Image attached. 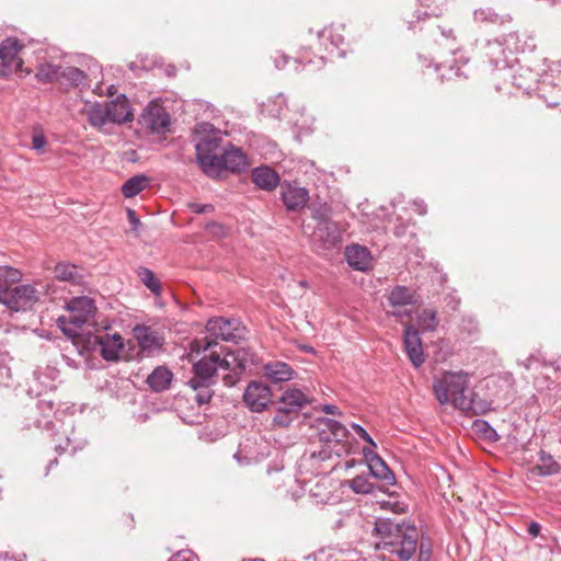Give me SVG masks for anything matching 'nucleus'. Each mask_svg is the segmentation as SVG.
I'll return each instance as SVG.
<instances>
[{
	"label": "nucleus",
	"instance_id": "nucleus-1",
	"mask_svg": "<svg viewBox=\"0 0 561 561\" xmlns=\"http://www.w3.org/2000/svg\"><path fill=\"white\" fill-rule=\"evenodd\" d=\"M374 530L379 538L378 550L394 556L396 561H409L419 547L417 561H431L432 542L428 538L419 540V530L410 522L396 518H377Z\"/></svg>",
	"mask_w": 561,
	"mask_h": 561
},
{
	"label": "nucleus",
	"instance_id": "nucleus-2",
	"mask_svg": "<svg viewBox=\"0 0 561 561\" xmlns=\"http://www.w3.org/2000/svg\"><path fill=\"white\" fill-rule=\"evenodd\" d=\"M252 363V354L244 348L228 352L224 358L216 352L204 356L193 365V376L187 385L196 392L194 400L198 405L210 401L214 391L211 387L216 383V375L219 369L231 370L234 375L242 374L249 364Z\"/></svg>",
	"mask_w": 561,
	"mask_h": 561
},
{
	"label": "nucleus",
	"instance_id": "nucleus-3",
	"mask_svg": "<svg viewBox=\"0 0 561 561\" xmlns=\"http://www.w3.org/2000/svg\"><path fill=\"white\" fill-rule=\"evenodd\" d=\"M469 374L463 370H445L434 377L433 392L442 405L453 404L466 414L481 415L491 410V403L469 389Z\"/></svg>",
	"mask_w": 561,
	"mask_h": 561
},
{
	"label": "nucleus",
	"instance_id": "nucleus-4",
	"mask_svg": "<svg viewBox=\"0 0 561 561\" xmlns=\"http://www.w3.org/2000/svg\"><path fill=\"white\" fill-rule=\"evenodd\" d=\"M37 409L43 414L42 419L36 421L37 427L51 432V437L56 442L55 448L59 454L66 451L71 442L69 432L73 428L72 419L69 417L68 421L59 419L51 401L39 400Z\"/></svg>",
	"mask_w": 561,
	"mask_h": 561
},
{
	"label": "nucleus",
	"instance_id": "nucleus-5",
	"mask_svg": "<svg viewBox=\"0 0 561 561\" xmlns=\"http://www.w3.org/2000/svg\"><path fill=\"white\" fill-rule=\"evenodd\" d=\"M221 141L216 137H203L196 145V161L208 178L219 179L222 174Z\"/></svg>",
	"mask_w": 561,
	"mask_h": 561
},
{
	"label": "nucleus",
	"instance_id": "nucleus-6",
	"mask_svg": "<svg viewBox=\"0 0 561 561\" xmlns=\"http://www.w3.org/2000/svg\"><path fill=\"white\" fill-rule=\"evenodd\" d=\"M307 396L299 389L291 388L283 392L277 400L273 425L287 427L297 417L299 411L308 404Z\"/></svg>",
	"mask_w": 561,
	"mask_h": 561
},
{
	"label": "nucleus",
	"instance_id": "nucleus-7",
	"mask_svg": "<svg viewBox=\"0 0 561 561\" xmlns=\"http://www.w3.org/2000/svg\"><path fill=\"white\" fill-rule=\"evenodd\" d=\"M38 300V293L32 285H19L9 288L2 301L4 306L13 311L26 310Z\"/></svg>",
	"mask_w": 561,
	"mask_h": 561
},
{
	"label": "nucleus",
	"instance_id": "nucleus-8",
	"mask_svg": "<svg viewBox=\"0 0 561 561\" xmlns=\"http://www.w3.org/2000/svg\"><path fill=\"white\" fill-rule=\"evenodd\" d=\"M67 309L71 312L69 323L76 328H81L94 317L96 306L92 298L79 296L67 302Z\"/></svg>",
	"mask_w": 561,
	"mask_h": 561
},
{
	"label": "nucleus",
	"instance_id": "nucleus-9",
	"mask_svg": "<svg viewBox=\"0 0 561 561\" xmlns=\"http://www.w3.org/2000/svg\"><path fill=\"white\" fill-rule=\"evenodd\" d=\"M342 241L341 229L335 221L323 222L314 227L312 233L313 244L322 250H330L337 247Z\"/></svg>",
	"mask_w": 561,
	"mask_h": 561
},
{
	"label": "nucleus",
	"instance_id": "nucleus-10",
	"mask_svg": "<svg viewBox=\"0 0 561 561\" xmlns=\"http://www.w3.org/2000/svg\"><path fill=\"white\" fill-rule=\"evenodd\" d=\"M483 55L494 69L508 70L511 75L515 58L510 56L502 39L488 41L483 46Z\"/></svg>",
	"mask_w": 561,
	"mask_h": 561
},
{
	"label": "nucleus",
	"instance_id": "nucleus-11",
	"mask_svg": "<svg viewBox=\"0 0 561 561\" xmlns=\"http://www.w3.org/2000/svg\"><path fill=\"white\" fill-rule=\"evenodd\" d=\"M271 390L266 385L251 381L243 393V401L251 411L262 412L271 402Z\"/></svg>",
	"mask_w": 561,
	"mask_h": 561
},
{
	"label": "nucleus",
	"instance_id": "nucleus-12",
	"mask_svg": "<svg viewBox=\"0 0 561 561\" xmlns=\"http://www.w3.org/2000/svg\"><path fill=\"white\" fill-rule=\"evenodd\" d=\"M280 195L287 210L301 209L309 199V193L305 187L286 181L280 184Z\"/></svg>",
	"mask_w": 561,
	"mask_h": 561
},
{
	"label": "nucleus",
	"instance_id": "nucleus-13",
	"mask_svg": "<svg viewBox=\"0 0 561 561\" xmlns=\"http://www.w3.org/2000/svg\"><path fill=\"white\" fill-rule=\"evenodd\" d=\"M342 26H327L318 33V41L323 49L331 56L336 55L343 57L344 51L341 46L344 43V36L342 34Z\"/></svg>",
	"mask_w": 561,
	"mask_h": 561
},
{
	"label": "nucleus",
	"instance_id": "nucleus-14",
	"mask_svg": "<svg viewBox=\"0 0 561 561\" xmlns=\"http://www.w3.org/2000/svg\"><path fill=\"white\" fill-rule=\"evenodd\" d=\"M133 334L140 350L147 354L159 351L163 345V339L152 328L145 324H137Z\"/></svg>",
	"mask_w": 561,
	"mask_h": 561
},
{
	"label": "nucleus",
	"instance_id": "nucleus-15",
	"mask_svg": "<svg viewBox=\"0 0 561 561\" xmlns=\"http://www.w3.org/2000/svg\"><path fill=\"white\" fill-rule=\"evenodd\" d=\"M403 344L408 357L414 367H420L424 363L422 342L417 329L409 324L404 329Z\"/></svg>",
	"mask_w": 561,
	"mask_h": 561
},
{
	"label": "nucleus",
	"instance_id": "nucleus-16",
	"mask_svg": "<svg viewBox=\"0 0 561 561\" xmlns=\"http://www.w3.org/2000/svg\"><path fill=\"white\" fill-rule=\"evenodd\" d=\"M236 323L233 319L227 318H214L208 320L206 324V330L215 340L221 339L222 341H232L236 342L237 339L240 337L236 331V328L232 325Z\"/></svg>",
	"mask_w": 561,
	"mask_h": 561
},
{
	"label": "nucleus",
	"instance_id": "nucleus-17",
	"mask_svg": "<svg viewBox=\"0 0 561 561\" xmlns=\"http://www.w3.org/2000/svg\"><path fill=\"white\" fill-rule=\"evenodd\" d=\"M363 455L373 477L390 484L394 482V474L379 455H377L371 448L367 447L363 448Z\"/></svg>",
	"mask_w": 561,
	"mask_h": 561
},
{
	"label": "nucleus",
	"instance_id": "nucleus-18",
	"mask_svg": "<svg viewBox=\"0 0 561 561\" xmlns=\"http://www.w3.org/2000/svg\"><path fill=\"white\" fill-rule=\"evenodd\" d=\"M94 342L100 347L101 356L107 362L117 360L124 348L123 339L118 333L95 336Z\"/></svg>",
	"mask_w": 561,
	"mask_h": 561
},
{
	"label": "nucleus",
	"instance_id": "nucleus-19",
	"mask_svg": "<svg viewBox=\"0 0 561 561\" xmlns=\"http://www.w3.org/2000/svg\"><path fill=\"white\" fill-rule=\"evenodd\" d=\"M141 118L146 127L152 133H162L170 125V115L159 105L148 106Z\"/></svg>",
	"mask_w": 561,
	"mask_h": 561
},
{
	"label": "nucleus",
	"instance_id": "nucleus-20",
	"mask_svg": "<svg viewBox=\"0 0 561 561\" xmlns=\"http://www.w3.org/2000/svg\"><path fill=\"white\" fill-rule=\"evenodd\" d=\"M59 83L80 91L90 88L88 75L81 69L72 66L61 68Z\"/></svg>",
	"mask_w": 561,
	"mask_h": 561
},
{
	"label": "nucleus",
	"instance_id": "nucleus-21",
	"mask_svg": "<svg viewBox=\"0 0 561 561\" xmlns=\"http://www.w3.org/2000/svg\"><path fill=\"white\" fill-rule=\"evenodd\" d=\"M252 181L261 190L271 192L280 185V178L272 168L262 165L252 170Z\"/></svg>",
	"mask_w": 561,
	"mask_h": 561
},
{
	"label": "nucleus",
	"instance_id": "nucleus-22",
	"mask_svg": "<svg viewBox=\"0 0 561 561\" xmlns=\"http://www.w3.org/2000/svg\"><path fill=\"white\" fill-rule=\"evenodd\" d=\"M222 173L229 171L232 173L243 172L248 165V158L240 148L230 147L222 149Z\"/></svg>",
	"mask_w": 561,
	"mask_h": 561
},
{
	"label": "nucleus",
	"instance_id": "nucleus-23",
	"mask_svg": "<svg viewBox=\"0 0 561 561\" xmlns=\"http://www.w3.org/2000/svg\"><path fill=\"white\" fill-rule=\"evenodd\" d=\"M345 257L351 267L357 271H367L371 266V254L367 248L353 244L346 248Z\"/></svg>",
	"mask_w": 561,
	"mask_h": 561
},
{
	"label": "nucleus",
	"instance_id": "nucleus-24",
	"mask_svg": "<svg viewBox=\"0 0 561 561\" xmlns=\"http://www.w3.org/2000/svg\"><path fill=\"white\" fill-rule=\"evenodd\" d=\"M105 106L108 111L110 122L124 124L133 119V112L130 111L128 100L124 94L106 103Z\"/></svg>",
	"mask_w": 561,
	"mask_h": 561
},
{
	"label": "nucleus",
	"instance_id": "nucleus-25",
	"mask_svg": "<svg viewBox=\"0 0 561 561\" xmlns=\"http://www.w3.org/2000/svg\"><path fill=\"white\" fill-rule=\"evenodd\" d=\"M321 424L324 426L321 433V439L327 443H334L335 446L343 448L341 442L346 438L348 431L339 421L332 419L321 420Z\"/></svg>",
	"mask_w": 561,
	"mask_h": 561
},
{
	"label": "nucleus",
	"instance_id": "nucleus-26",
	"mask_svg": "<svg viewBox=\"0 0 561 561\" xmlns=\"http://www.w3.org/2000/svg\"><path fill=\"white\" fill-rule=\"evenodd\" d=\"M172 371L165 366L156 367L147 377L146 383L153 392H162L170 388Z\"/></svg>",
	"mask_w": 561,
	"mask_h": 561
},
{
	"label": "nucleus",
	"instance_id": "nucleus-27",
	"mask_svg": "<svg viewBox=\"0 0 561 561\" xmlns=\"http://www.w3.org/2000/svg\"><path fill=\"white\" fill-rule=\"evenodd\" d=\"M294 369L285 362H272L264 366V375L273 382H284L293 379Z\"/></svg>",
	"mask_w": 561,
	"mask_h": 561
},
{
	"label": "nucleus",
	"instance_id": "nucleus-28",
	"mask_svg": "<svg viewBox=\"0 0 561 561\" xmlns=\"http://www.w3.org/2000/svg\"><path fill=\"white\" fill-rule=\"evenodd\" d=\"M388 302L392 307H405L416 302L415 291L407 286L393 287L387 296Z\"/></svg>",
	"mask_w": 561,
	"mask_h": 561
},
{
	"label": "nucleus",
	"instance_id": "nucleus-29",
	"mask_svg": "<svg viewBox=\"0 0 561 561\" xmlns=\"http://www.w3.org/2000/svg\"><path fill=\"white\" fill-rule=\"evenodd\" d=\"M561 466L553 459V457L545 451L539 453V463H537L531 472L540 477H549L559 473Z\"/></svg>",
	"mask_w": 561,
	"mask_h": 561
},
{
	"label": "nucleus",
	"instance_id": "nucleus-30",
	"mask_svg": "<svg viewBox=\"0 0 561 561\" xmlns=\"http://www.w3.org/2000/svg\"><path fill=\"white\" fill-rule=\"evenodd\" d=\"M87 115L88 122L93 127H103L108 119V111L106 110L105 104L102 103H93L87 106L83 111Z\"/></svg>",
	"mask_w": 561,
	"mask_h": 561
},
{
	"label": "nucleus",
	"instance_id": "nucleus-31",
	"mask_svg": "<svg viewBox=\"0 0 561 561\" xmlns=\"http://www.w3.org/2000/svg\"><path fill=\"white\" fill-rule=\"evenodd\" d=\"M22 48L23 45L15 37H8L3 39L0 44V60L5 61L12 67Z\"/></svg>",
	"mask_w": 561,
	"mask_h": 561
},
{
	"label": "nucleus",
	"instance_id": "nucleus-32",
	"mask_svg": "<svg viewBox=\"0 0 561 561\" xmlns=\"http://www.w3.org/2000/svg\"><path fill=\"white\" fill-rule=\"evenodd\" d=\"M150 183V179L145 174H137L129 178L122 186V194L126 198H131L142 192Z\"/></svg>",
	"mask_w": 561,
	"mask_h": 561
},
{
	"label": "nucleus",
	"instance_id": "nucleus-33",
	"mask_svg": "<svg viewBox=\"0 0 561 561\" xmlns=\"http://www.w3.org/2000/svg\"><path fill=\"white\" fill-rule=\"evenodd\" d=\"M55 277L61 282L71 284H80L82 276L79 274L78 267L69 263H58L54 268Z\"/></svg>",
	"mask_w": 561,
	"mask_h": 561
},
{
	"label": "nucleus",
	"instance_id": "nucleus-34",
	"mask_svg": "<svg viewBox=\"0 0 561 561\" xmlns=\"http://www.w3.org/2000/svg\"><path fill=\"white\" fill-rule=\"evenodd\" d=\"M22 277L19 270L10 266H0V302L7 290Z\"/></svg>",
	"mask_w": 561,
	"mask_h": 561
},
{
	"label": "nucleus",
	"instance_id": "nucleus-35",
	"mask_svg": "<svg viewBox=\"0 0 561 561\" xmlns=\"http://www.w3.org/2000/svg\"><path fill=\"white\" fill-rule=\"evenodd\" d=\"M61 66L51 65V64H41L37 67L36 79L42 83H50L54 81L59 82V75L61 71Z\"/></svg>",
	"mask_w": 561,
	"mask_h": 561
},
{
	"label": "nucleus",
	"instance_id": "nucleus-36",
	"mask_svg": "<svg viewBox=\"0 0 561 561\" xmlns=\"http://www.w3.org/2000/svg\"><path fill=\"white\" fill-rule=\"evenodd\" d=\"M502 42L511 57L516 53L525 51L528 47L526 39H523L517 32H510L502 38Z\"/></svg>",
	"mask_w": 561,
	"mask_h": 561
},
{
	"label": "nucleus",
	"instance_id": "nucleus-37",
	"mask_svg": "<svg viewBox=\"0 0 561 561\" xmlns=\"http://www.w3.org/2000/svg\"><path fill=\"white\" fill-rule=\"evenodd\" d=\"M138 276L142 284L154 295L160 296L162 291L161 283L154 275V273L147 268L140 267L138 270Z\"/></svg>",
	"mask_w": 561,
	"mask_h": 561
},
{
	"label": "nucleus",
	"instance_id": "nucleus-38",
	"mask_svg": "<svg viewBox=\"0 0 561 561\" xmlns=\"http://www.w3.org/2000/svg\"><path fill=\"white\" fill-rule=\"evenodd\" d=\"M437 311L424 309L417 317V325L423 332H433L438 327Z\"/></svg>",
	"mask_w": 561,
	"mask_h": 561
},
{
	"label": "nucleus",
	"instance_id": "nucleus-39",
	"mask_svg": "<svg viewBox=\"0 0 561 561\" xmlns=\"http://www.w3.org/2000/svg\"><path fill=\"white\" fill-rule=\"evenodd\" d=\"M474 20L480 23L503 24L505 16L497 14L492 8H480L473 12Z\"/></svg>",
	"mask_w": 561,
	"mask_h": 561
},
{
	"label": "nucleus",
	"instance_id": "nucleus-40",
	"mask_svg": "<svg viewBox=\"0 0 561 561\" xmlns=\"http://www.w3.org/2000/svg\"><path fill=\"white\" fill-rule=\"evenodd\" d=\"M350 488L357 494H370L375 491V485L367 477L356 476L350 481Z\"/></svg>",
	"mask_w": 561,
	"mask_h": 561
},
{
	"label": "nucleus",
	"instance_id": "nucleus-41",
	"mask_svg": "<svg viewBox=\"0 0 561 561\" xmlns=\"http://www.w3.org/2000/svg\"><path fill=\"white\" fill-rule=\"evenodd\" d=\"M473 427L476 432L482 434L483 437L490 442H496L499 439L496 431L484 420H476Z\"/></svg>",
	"mask_w": 561,
	"mask_h": 561
},
{
	"label": "nucleus",
	"instance_id": "nucleus-42",
	"mask_svg": "<svg viewBox=\"0 0 561 561\" xmlns=\"http://www.w3.org/2000/svg\"><path fill=\"white\" fill-rule=\"evenodd\" d=\"M311 217L317 221V225L323 222H330L331 219V208L327 204H321L317 207L312 208Z\"/></svg>",
	"mask_w": 561,
	"mask_h": 561
},
{
	"label": "nucleus",
	"instance_id": "nucleus-43",
	"mask_svg": "<svg viewBox=\"0 0 561 561\" xmlns=\"http://www.w3.org/2000/svg\"><path fill=\"white\" fill-rule=\"evenodd\" d=\"M294 64L295 65L304 64L305 67H311L314 65L316 68L320 69L324 65V57L319 56L316 59H311L308 57L307 51H305L299 56V58L294 60Z\"/></svg>",
	"mask_w": 561,
	"mask_h": 561
},
{
	"label": "nucleus",
	"instance_id": "nucleus-44",
	"mask_svg": "<svg viewBox=\"0 0 561 561\" xmlns=\"http://www.w3.org/2000/svg\"><path fill=\"white\" fill-rule=\"evenodd\" d=\"M351 427L356 432V434L362 438L364 439L366 443L369 444V446L373 448H376L377 447V444L375 443V440L373 439V437L367 433V431L359 424L357 423H352L351 424Z\"/></svg>",
	"mask_w": 561,
	"mask_h": 561
},
{
	"label": "nucleus",
	"instance_id": "nucleus-45",
	"mask_svg": "<svg viewBox=\"0 0 561 561\" xmlns=\"http://www.w3.org/2000/svg\"><path fill=\"white\" fill-rule=\"evenodd\" d=\"M12 380L11 368L0 360V386L8 387Z\"/></svg>",
	"mask_w": 561,
	"mask_h": 561
},
{
	"label": "nucleus",
	"instance_id": "nucleus-46",
	"mask_svg": "<svg viewBox=\"0 0 561 561\" xmlns=\"http://www.w3.org/2000/svg\"><path fill=\"white\" fill-rule=\"evenodd\" d=\"M216 344L214 340H208L207 337L204 342L195 340L191 343V350L195 352H199L201 350L207 351L213 348Z\"/></svg>",
	"mask_w": 561,
	"mask_h": 561
},
{
	"label": "nucleus",
	"instance_id": "nucleus-47",
	"mask_svg": "<svg viewBox=\"0 0 561 561\" xmlns=\"http://www.w3.org/2000/svg\"><path fill=\"white\" fill-rule=\"evenodd\" d=\"M127 219L130 225L131 231L137 233L139 230V227L141 226V222H140L138 215L136 214V211L134 209H130V208L127 209Z\"/></svg>",
	"mask_w": 561,
	"mask_h": 561
},
{
	"label": "nucleus",
	"instance_id": "nucleus-48",
	"mask_svg": "<svg viewBox=\"0 0 561 561\" xmlns=\"http://www.w3.org/2000/svg\"><path fill=\"white\" fill-rule=\"evenodd\" d=\"M188 208L194 214H204L214 210V206L211 204L190 203Z\"/></svg>",
	"mask_w": 561,
	"mask_h": 561
},
{
	"label": "nucleus",
	"instance_id": "nucleus-49",
	"mask_svg": "<svg viewBox=\"0 0 561 561\" xmlns=\"http://www.w3.org/2000/svg\"><path fill=\"white\" fill-rule=\"evenodd\" d=\"M47 141L43 134H35L32 137V148L36 151L42 150L46 146Z\"/></svg>",
	"mask_w": 561,
	"mask_h": 561
},
{
	"label": "nucleus",
	"instance_id": "nucleus-50",
	"mask_svg": "<svg viewBox=\"0 0 561 561\" xmlns=\"http://www.w3.org/2000/svg\"><path fill=\"white\" fill-rule=\"evenodd\" d=\"M196 557L190 551L179 552L176 556L172 557L170 561H193Z\"/></svg>",
	"mask_w": 561,
	"mask_h": 561
},
{
	"label": "nucleus",
	"instance_id": "nucleus-51",
	"mask_svg": "<svg viewBox=\"0 0 561 561\" xmlns=\"http://www.w3.org/2000/svg\"><path fill=\"white\" fill-rule=\"evenodd\" d=\"M321 410L325 414H332V415H341L342 414L340 409L334 404H323Z\"/></svg>",
	"mask_w": 561,
	"mask_h": 561
},
{
	"label": "nucleus",
	"instance_id": "nucleus-52",
	"mask_svg": "<svg viewBox=\"0 0 561 561\" xmlns=\"http://www.w3.org/2000/svg\"><path fill=\"white\" fill-rule=\"evenodd\" d=\"M541 526L537 522H531L528 526V533L531 537H537L540 534Z\"/></svg>",
	"mask_w": 561,
	"mask_h": 561
},
{
	"label": "nucleus",
	"instance_id": "nucleus-53",
	"mask_svg": "<svg viewBox=\"0 0 561 561\" xmlns=\"http://www.w3.org/2000/svg\"><path fill=\"white\" fill-rule=\"evenodd\" d=\"M332 455V449H331V446L330 445H327L325 447H323L320 451H319V458L321 460H325V459H329Z\"/></svg>",
	"mask_w": 561,
	"mask_h": 561
},
{
	"label": "nucleus",
	"instance_id": "nucleus-54",
	"mask_svg": "<svg viewBox=\"0 0 561 561\" xmlns=\"http://www.w3.org/2000/svg\"><path fill=\"white\" fill-rule=\"evenodd\" d=\"M11 72V66L5 61H0V77H7Z\"/></svg>",
	"mask_w": 561,
	"mask_h": 561
},
{
	"label": "nucleus",
	"instance_id": "nucleus-55",
	"mask_svg": "<svg viewBox=\"0 0 561 561\" xmlns=\"http://www.w3.org/2000/svg\"><path fill=\"white\" fill-rule=\"evenodd\" d=\"M414 205V210L419 214V215H424L426 214V205L423 203V202H414L413 203Z\"/></svg>",
	"mask_w": 561,
	"mask_h": 561
},
{
	"label": "nucleus",
	"instance_id": "nucleus-56",
	"mask_svg": "<svg viewBox=\"0 0 561 561\" xmlns=\"http://www.w3.org/2000/svg\"><path fill=\"white\" fill-rule=\"evenodd\" d=\"M289 60H290V58L288 56L283 55L280 57V59H277V58L275 59V66L278 69L284 68L285 65H287L289 62Z\"/></svg>",
	"mask_w": 561,
	"mask_h": 561
},
{
	"label": "nucleus",
	"instance_id": "nucleus-57",
	"mask_svg": "<svg viewBox=\"0 0 561 561\" xmlns=\"http://www.w3.org/2000/svg\"><path fill=\"white\" fill-rule=\"evenodd\" d=\"M440 34L442 36L445 38V39H450V41H455V36H454V32L453 30H444V28H440Z\"/></svg>",
	"mask_w": 561,
	"mask_h": 561
},
{
	"label": "nucleus",
	"instance_id": "nucleus-58",
	"mask_svg": "<svg viewBox=\"0 0 561 561\" xmlns=\"http://www.w3.org/2000/svg\"><path fill=\"white\" fill-rule=\"evenodd\" d=\"M391 314L393 317H397V318H403V317H410L411 312L408 311V310H401V309H398V310H393L391 312Z\"/></svg>",
	"mask_w": 561,
	"mask_h": 561
},
{
	"label": "nucleus",
	"instance_id": "nucleus-59",
	"mask_svg": "<svg viewBox=\"0 0 561 561\" xmlns=\"http://www.w3.org/2000/svg\"><path fill=\"white\" fill-rule=\"evenodd\" d=\"M535 359V356L534 355H530L526 360H524L523 363H520V365H523V367L526 369V370H530L531 368V363L533 360Z\"/></svg>",
	"mask_w": 561,
	"mask_h": 561
},
{
	"label": "nucleus",
	"instance_id": "nucleus-60",
	"mask_svg": "<svg viewBox=\"0 0 561 561\" xmlns=\"http://www.w3.org/2000/svg\"><path fill=\"white\" fill-rule=\"evenodd\" d=\"M224 381L226 386H233L236 383V378L231 375H227L224 377Z\"/></svg>",
	"mask_w": 561,
	"mask_h": 561
},
{
	"label": "nucleus",
	"instance_id": "nucleus-61",
	"mask_svg": "<svg viewBox=\"0 0 561 561\" xmlns=\"http://www.w3.org/2000/svg\"><path fill=\"white\" fill-rule=\"evenodd\" d=\"M210 227H211V228H217V229H221V228H222L220 225H218V224H216V222H211L210 225H208V226H207V228H208V229H209Z\"/></svg>",
	"mask_w": 561,
	"mask_h": 561
},
{
	"label": "nucleus",
	"instance_id": "nucleus-62",
	"mask_svg": "<svg viewBox=\"0 0 561 561\" xmlns=\"http://www.w3.org/2000/svg\"><path fill=\"white\" fill-rule=\"evenodd\" d=\"M512 78H513L514 80H516V77H515L514 75H512ZM513 83H514L516 87H518V88H525L520 82H516V81H514Z\"/></svg>",
	"mask_w": 561,
	"mask_h": 561
},
{
	"label": "nucleus",
	"instance_id": "nucleus-63",
	"mask_svg": "<svg viewBox=\"0 0 561 561\" xmlns=\"http://www.w3.org/2000/svg\"><path fill=\"white\" fill-rule=\"evenodd\" d=\"M299 284H300L302 287H306V286H307V282H306V280H301Z\"/></svg>",
	"mask_w": 561,
	"mask_h": 561
},
{
	"label": "nucleus",
	"instance_id": "nucleus-64",
	"mask_svg": "<svg viewBox=\"0 0 561 561\" xmlns=\"http://www.w3.org/2000/svg\"><path fill=\"white\" fill-rule=\"evenodd\" d=\"M250 561H264L263 559H253V560H250Z\"/></svg>",
	"mask_w": 561,
	"mask_h": 561
}]
</instances>
